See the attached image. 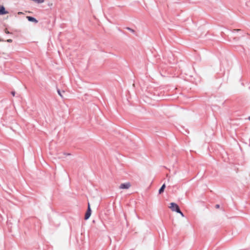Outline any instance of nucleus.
I'll return each mask as SVG.
<instances>
[{
    "mask_svg": "<svg viewBox=\"0 0 250 250\" xmlns=\"http://www.w3.org/2000/svg\"><path fill=\"white\" fill-rule=\"evenodd\" d=\"M131 187L130 183H125L121 184L120 186V189H128Z\"/></svg>",
    "mask_w": 250,
    "mask_h": 250,
    "instance_id": "nucleus-1",
    "label": "nucleus"
},
{
    "mask_svg": "<svg viewBox=\"0 0 250 250\" xmlns=\"http://www.w3.org/2000/svg\"><path fill=\"white\" fill-rule=\"evenodd\" d=\"M91 209L90 208L89 204H88V208H87V211L85 213L84 219L85 220H87L88 219H89V218L90 217V216L91 215Z\"/></svg>",
    "mask_w": 250,
    "mask_h": 250,
    "instance_id": "nucleus-2",
    "label": "nucleus"
},
{
    "mask_svg": "<svg viewBox=\"0 0 250 250\" xmlns=\"http://www.w3.org/2000/svg\"><path fill=\"white\" fill-rule=\"evenodd\" d=\"M169 208L173 211H175V212H176V209H177L176 208L180 209L178 205L174 203H170V206L169 207Z\"/></svg>",
    "mask_w": 250,
    "mask_h": 250,
    "instance_id": "nucleus-3",
    "label": "nucleus"
},
{
    "mask_svg": "<svg viewBox=\"0 0 250 250\" xmlns=\"http://www.w3.org/2000/svg\"><path fill=\"white\" fill-rule=\"evenodd\" d=\"M6 13H7V12L5 11V8L3 6H0V15Z\"/></svg>",
    "mask_w": 250,
    "mask_h": 250,
    "instance_id": "nucleus-4",
    "label": "nucleus"
},
{
    "mask_svg": "<svg viewBox=\"0 0 250 250\" xmlns=\"http://www.w3.org/2000/svg\"><path fill=\"white\" fill-rule=\"evenodd\" d=\"M27 19H28V20L29 21L34 22L35 23H37L38 22V21L35 18H34V17H30V16H27Z\"/></svg>",
    "mask_w": 250,
    "mask_h": 250,
    "instance_id": "nucleus-5",
    "label": "nucleus"
},
{
    "mask_svg": "<svg viewBox=\"0 0 250 250\" xmlns=\"http://www.w3.org/2000/svg\"><path fill=\"white\" fill-rule=\"evenodd\" d=\"M165 188H166V185H165V184H164L162 186V187H161V188L159 189V194H161L162 192H164V189H165Z\"/></svg>",
    "mask_w": 250,
    "mask_h": 250,
    "instance_id": "nucleus-6",
    "label": "nucleus"
},
{
    "mask_svg": "<svg viewBox=\"0 0 250 250\" xmlns=\"http://www.w3.org/2000/svg\"><path fill=\"white\" fill-rule=\"evenodd\" d=\"M176 212L179 213L182 217L184 216L183 213L181 211L180 209L176 208Z\"/></svg>",
    "mask_w": 250,
    "mask_h": 250,
    "instance_id": "nucleus-7",
    "label": "nucleus"
},
{
    "mask_svg": "<svg viewBox=\"0 0 250 250\" xmlns=\"http://www.w3.org/2000/svg\"><path fill=\"white\" fill-rule=\"evenodd\" d=\"M57 92L58 93V94L60 95V96L62 98H63V97L62 94V92L61 91V90L59 89H57Z\"/></svg>",
    "mask_w": 250,
    "mask_h": 250,
    "instance_id": "nucleus-8",
    "label": "nucleus"
},
{
    "mask_svg": "<svg viewBox=\"0 0 250 250\" xmlns=\"http://www.w3.org/2000/svg\"><path fill=\"white\" fill-rule=\"evenodd\" d=\"M126 29H127L128 30L130 31V32H131L132 33H134L135 32V31L133 29H131V28H130L129 27H126Z\"/></svg>",
    "mask_w": 250,
    "mask_h": 250,
    "instance_id": "nucleus-9",
    "label": "nucleus"
},
{
    "mask_svg": "<svg viewBox=\"0 0 250 250\" xmlns=\"http://www.w3.org/2000/svg\"><path fill=\"white\" fill-rule=\"evenodd\" d=\"M6 42H12V40H11V39H8L6 41Z\"/></svg>",
    "mask_w": 250,
    "mask_h": 250,
    "instance_id": "nucleus-10",
    "label": "nucleus"
},
{
    "mask_svg": "<svg viewBox=\"0 0 250 250\" xmlns=\"http://www.w3.org/2000/svg\"><path fill=\"white\" fill-rule=\"evenodd\" d=\"M11 94H12L13 96H15V91H12V92H11Z\"/></svg>",
    "mask_w": 250,
    "mask_h": 250,
    "instance_id": "nucleus-11",
    "label": "nucleus"
},
{
    "mask_svg": "<svg viewBox=\"0 0 250 250\" xmlns=\"http://www.w3.org/2000/svg\"><path fill=\"white\" fill-rule=\"evenodd\" d=\"M5 32L6 34H10V32L7 30H5Z\"/></svg>",
    "mask_w": 250,
    "mask_h": 250,
    "instance_id": "nucleus-12",
    "label": "nucleus"
},
{
    "mask_svg": "<svg viewBox=\"0 0 250 250\" xmlns=\"http://www.w3.org/2000/svg\"><path fill=\"white\" fill-rule=\"evenodd\" d=\"M233 31H240V29H234Z\"/></svg>",
    "mask_w": 250,
    "mask_h": 250,
    "instance_id": "nucleus-13",
    "label": "nucleus"
},
{
    "mask_svg": "<svg viewBox=\"0 0 250 250\" xmlns=\"http://www.w3.org/2000/svg\"><path fill=\"white\" fill-rule=\"evenodd\" d=\"M215 207H216V208H219L220 206H219V205H216L215 206Z\"/></svg>",
    "mask_w": 250,
    "mask_h": 250,
    "instance_id": "nucleus-14",
    "label": "nucleus"
},
{
    "mask_svg": "<svg viewBox=\"0 0 250 250\" xmlns=\"http://www.w3.org/2000/svg\"><path fill=\"white\" fill-rule=\"evenodd\" d=\"M42 0V3H43L44 1V0Z\"/></svg>",
    "mask_w": 250,
    "mask_h": 250,
    "instance_id": "nucleus-15",
    "label": "nucleus"
},
{
    "mask_svg": "<svg viewBox=\"0 0 250 250\" xmlns=\"http://www.w3.org/2000/svg\"><path fill=\"white\" fill-rule=\"evenodd\" d=\"M65 155H66V154L64 153ZM67 155H69V154H67Z\"/></svg>",
    "mask_w": 250,
    "mask_h": 250,
    "instance_id": "nucleus-16",
    "label": "nucleus"
},
{
    "mask_svg": "<svg viewBox=\"0 0 250 250\" xmlns=\"http://www.w3.org/2000/svg\"><path fill=\"white\" fill-rule=\"evenodd\" d=\"M248 119H249V120H250V117H249L248 118Z\"/></svg>",
    "mask_w": 250,
    "mask_h": 250,
    "instance_id": "nucleus-17",
    "label": "nucleus"
}]
</instances>
